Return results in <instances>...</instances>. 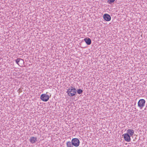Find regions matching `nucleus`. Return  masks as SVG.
I'll return each instance as SVG.
<instances>
[{
    "instance_id": "0eeeda50",
    "label": "nucleus",
    "mask_w": 147,
    "mask_h": 147,
    "mask_svg": "<svg viewBox=\"0 0 147 147\" xmlns=\"http://www.w3.org/2000/svg\"><path fill=\"white\" fill-rule=\"evenodd\" d=\"M37 141V138L36 137H32L30 138L29 141L32 144L36 143Z\"/></svg>"
},
{
    "instance_id": "6e6552de",
    "label": "nucleus",
    "mask_w": 147,
    "mask_h": 147,
    "mask_svg": "<svg viewBox=\"0 0 147 147\" xmlns=\"http://www.w3.org/2000/svg\"><path fill=\"white\" fill-rule=\"evenodd\" d=\"M104 19L106 21H109L111 20L110 16L107 14H105L103 16Z\"/></svg>"
},
{
    "instance_id": "f257e3e1",
    "label": "nucleus",
    "mask_w": 147,
    "mask_h": 147,
    "mask_svg": "<svg viewBox=\"0 0 147 147\" xmlns=\"http://www.w3.org/2000/svg\"><path fill=\"white\" fill-rule=\"evenodd\" d=\"M76 89L75 88L71 86L68 89L66 92L69 96H72L75 95L76 93Z\"/></svg>"
},
{
    "instance_id": "20e7f679",
    "label": "nucleus",
    "mask_w": 147,
    "mask_h": 147,
    "mask_svg": "<svg viewBox=\"0 0 147 147\" xmlns=\"http://www.w3.org/2000/svg\"><path fill=\"white\" fill-rule=\"evenodd\" d=\"M40 98L42 100L46 102L49 100V96L48 95L42 94L41 95Z\"/></svg>"
},
{
    "instance_id": "f03ea898",
    "label": "nucleus",
    "mask_w": 147,
    "mask_h": 147,
    "mask_svg": "<svg viewBox=\"0 0 147 147\" xmlns=\"http://www.w3.org/2000/svg\"><path fill=\"white\" fill-rule=\"evenodd\" d=\"M71 142L73 146L75 147H78L80 144V141L77 138H74L72 139Z\"/></svg>"
},
{
    "instance_id": "9b49d317",
    "label": "nucleus",
    "mask_w": 147,
    "mask_h": 147,
    "mask_svg": "<svg viewBox=\"0 0 147 147\" xmlns=\"http://www.w3.org/2000/svg\"><path fill=\"white\" fill-rule=\"evenodd\" d=\"M67 147H74V146L71 142L67 141L66 142Z\"/></svg>"
},
{
    "instance_id": "7ed1b4c3",
    "label": "nucleus",
    "mask_w": 147,
    "mask_h": 147,
    "mask_svg": "<svg viewBox=\"0 0 147 147\" xmlns=\"http://www.w3.org/2000/svg\"><path fill=\"white\" fill-rule=\"evenodd\" d=\"M145 101L144 99L139 100L138 102V106L141 109H142L145 105Z\"/></svg>"
},
{
    "instance_id": "f8f14e48",
    "label": "nucleus",
    "mask_w": 147,
    "mask_h": 147,
    "mask_svg": "<svg viewBox=\"0 0 147 147\" xmlns=\"http://www.w3.org/2000/svg\"><path fill=\"white\" fill-rule=\"evenodd\" d=\"M82 92L83 91L80 89H79L78 90L77 92L79 94H82Z\"/></svg>"
},
{
    "instance_id": "9d476101",
    "label": "nucleus",
    "mask_w": 147,
    "mask_h": 147,
    "mask_svg": "<svg viewBox=\"0 0 147 147\" xmlns=\"http://www.w3.org/2000/svg\"><path fill=\"white\" fill-rule=\"evenodd\" d=\"M84 40L88 45H90L91 44V40L90 38H85L84 39Z\"/></svg>"
},
{
    "instance_id": "ddd939ff",
    "label": "nucleus",
    "mask_w": 147,
    "mask_h": 147,
    "mask_svg": "<svg viewBox=\"0 0 147 147\" xmlns=\"http://www.w3.org/2000/svg\"><path fill=\"white\" fill-rule=\"evenodd\" d=\"M115 1V0H108L107 2L109 4H111L112 3L114 2Z\"/></svg>"
},
{
    "instance_id": "423d86ee",
    "label": "nucleus",
    "mask_w": 147,
    "mask_h": 147,
    "mask_svg": "<svg viewBox=\"0 0 147 147\" xmlns=\"http://www.w3.org/2000/svg\"><path fill=\"white\" fill-rule=\"evenodd\" d=\"M124 137L125 140L127 142H129L131 141L130 136L127 134H125L122 135Z\"/></svg>"
},
{
    "instance_id": "1a4fd4ad",
    "label": "nucleus",
    "mask_w": 147,
    "mask_h": 147,
    "mask_svg": "<svg viewBox=\"0 0 147 147\" xmlns=\"http://www.w3.org/2000/svg\"><path fill=\"white\" fill-rule=\"evenodd\" d=\"M127 133L128 135H129L130 136H133L134 134V130L132 129H128L127 131Z\"/></svg>"
},
{
    "instance_id": "39448f33",
    "label": "nucleus",
    "mask_w": 147,
    "mask_h": 147,
    "mask_svg": "<svg viewBox=\"0 0 147 147\" xmlns=\"http://www.w3.org/2000/svg\"><path fill=\"white\" fill-rule=\"evenodd\" d=\"M16 63L20 66H22L24 63L23 59L20 58H18L15 60Z\"/></svg>"
}]
</instances>
